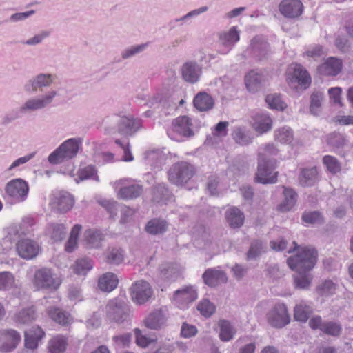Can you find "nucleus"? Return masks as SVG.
I'll return each mask as SVG.
<instances>
[{
	"label": "nucleus",
	"mask_w": 353,
	"mask_h": 353,
	"mask_svg": "<svg viewBox=\"0 0 353 353\" xmlns=\"http://www.w3.org/2000/svg\"><path fill=\"white\" fill-rule=\"evenodd\" d=\"M204 283L210 287H214L219 283H225L228 281L225 273L216 268H209L203 274Z\"/></svg>",
	"instance_id": "obj_24"
},
{
	"label": "nucleus",
	"mask_w": 353,
	"mask_h": 353,
	"mask_svg": "<svg viewBox=\"0 0 353 353\" xmlns=\"http://www.w3.org/2000/svg\"><path fill=\"white\" fill-rule=\"evenodd\" d=\"M78 179H75L77 183H79L80 181H83L91 178H97V176H96V170L91 165H88L80 169L78 172Z\"/></svg>",
	"instance_id": "obj_61"
},
{
	"label": "nucleus",
	"mask_w": 353,
	"mask_h": 353,
	"mask_svg": "<svg viewBox=\"0 0 353 353\" xmlns=\"http://www.w3.org/2000/svg\"><path fill=\"white\" fill-rule=\"evenodd\" d=\"M317 252L314 248H303L297 254L287 260L288 265L296 273L294 281L296 288L305 290L310 287L312 276L309 273L316 261Z\"/></svg>",
	"instance_id": "obj_1"
},
{
	"label": "nucleus",
	"mask_w": 353,
	"mask_h": 353,
	"mask_svg": "<svg viewBox=\"0 0 353 353\" xmlns=\"http://www.w3.org/2000/svg\"><path fill=\"white\" fill-rule=\"evenodd\" d=\"M172 131L180 138H190L194 135L192 119L187 116H181L173 120Z\"/></svg>",
	"instance_id": "obj_14"
},
{
	"label": "nucleus",
	"mask_w": 353,
	"mask_h": 353,
	"mask_svg": "<svg viewBox=\"0 0 353 353\" xmlns=\"http://www.w3.org/2000/svg\"><path fill=\"white\" fill-rule=\"evenodd\" d=\"M54 79V76L52 74L40 73L26 82L23 86L24 91L29 94L43 91V89L50 87Z\"/></svg>",
	"instance_id": "obj_11"
},
{
	"label": "nucleus",
	"mask_w": 353,
	"mask_h": 353,
	"mask_svg": "<svg viewBox=\"0 0 353 353\" xmlns=\"http://www.w3.org/2000/svg\"><path fill=\"white\" fill-rule=\"evenodd\" d=\"M7 196L15 203L23 202L26 200L29 192L28 183L20 178L12 179L5 186Z\"/></svg>",
	"instance_id": "obj_9"
},
{
	"label": "nucleus",
	"mask_w": 353,
	"mask_h": 353,
	"mask_svg": "<svg viewBox=\"0 0 353 353\" xmlns=\"http://www.w3.org/2000/svg\"><path fill=\"white\" fill-rule=\"evenodd\" d=\"M214 101L208 94L200 92L194 99L195 108L201 112L208 111L214 106Z\"/></svg>",
	"instance_id": "obj_35"
},
{
	"label": "nucleus",
	"mask_w": 353,
	"mask_h": 353,
	"mask_svg": "<svg viewBox=\"0 0 353 353\" xmlns=\"http://www.w3.org/2000/svg\"><path fill=\"white\" fill-rule=\"evenodd\" d=\"M247 50L254 56L262 59L265 57L269 50V44L262 37H256L251 40Z\"/></svg>",
	"instance_id": "obj_27"
},
{
	"label": "nucleus",
	"mask_w": 353,
	"mask_h": 353,
	"mask_svg": "<svg viewBox=\"0 0 353 353\" xmlns=\"http://www.w3.org/2000/svg\"><path fill=\"white\" fill-rule=\"evenodd\" d=\"M323 162L326 166L327 170L332 174L338 173L341 171V163L337 159L330 155H326L323 159Z\"/></svg>",
	"instance_id": "obj_55"
},
{
	"label": "nucleus",
	"mask_w": 353,
	"mask_h": 353,
	"mask_svg": "<svg viewBox=\"0 0 353 353\" xmlns=\"http://www.w3.org/2000/svg\"><path fill=\"white\" fill-rule=\"evenodd\" d=\"M328 143L332 146L339 148L344 145L345 138L340 133H332L328 137Z\"/></svg>",
	"instance_id": "obj_64"
},
{
	"label": "nucleus",
	"mask_w": 353,
	"mask_h": 353,
	"mask_svg": "<svg viewBox=\"0 0 353 353\" xmlns=\"http://www.w3.org/2000/svg\"><path fill=\"white\" fill-rule=\"evenodd\" d=\"M166 321V310L158 309L154 310L145 319V325L151 330L161 329Z\"/></svg>",
	"instance_id": "obj_23"
},
{
	"label": "nucleus",
	"mask_w": 353,
	"mask_h": 353,
	"mask_svg": "<svg viewBox=\"0 0 353 353\" xmlns=\"http://www.w3.org/2000/svg\"><path fill=\"white\" fill-rule=\"evenodd\" d=\"M252 126L260 134L265 133L271 130L272 120L266 113H256L254 115Z\"/></svg>",
	"instance_id": "obj_29"
},
{
	"label": "nucleus",
	"mask_w": 353,
	"mask_h": 353,
	"mask_svg": "<svg viewBox=\"0 0 353 353\" xmlns=\"http://www.w3.org/2000/svg\"><path fill=\"white\" fill-rule=\"evenodd\" d=\"M84 241L90 248H99L104 239L103 234L98 230H86L83 234Z\"/></svg>",
	"instance_id": "obj_34"
},
{
	"label": "nucleus",
	"mask_w": 353,
	"mask_h": 353,
	"mask_svg": "<svg viewBox=\"0 0 353 353\" xmlns=\"http://www.w3.org/2000/svg\"><path fill=\"white\" fill-rule=\"evenodd\" d=\"M168 223L163 219H153L148 222L145 230L149 234L156 235L164 233L167 230Z\"/></svg>",
	"instance_id": "obj_39"
},
{
	"label": "nucleus",
	"mask_w": 353,
	"mask_h": 353,
	"mask_svg": "<svg viewBox=\"0 0 353 353\" xmlns=\"http://www.w3.org/2000/svg\"><path fill=\"white\" fill-rule=\"evenodd\" d=\"M107 316L112 321L122 323L128 318L130 309L127 303L121 299L110 300L105 307Z\"/></svg>",
	"instance_id": "obj_10"
},
{
	"label": "nucleus",
	"mask_w": 353,
	"mask_h": 353,
	"mask_svg": "<svg viewBox=\"0 0 353 353\" xmlns=\"http://www.w3.org/2000/svg\"><path fill=\"white\" fill-rule=\"evenodd\" d=\"M21 341V336L14 330H8L0 332V350L10 352Z\"/></svg>",
	"instance_id": "obj_20"
},
{
	"label": "nucleus",
	"mask_w": 353,
	"mask_h": 353,
	"mask_svg": "<svg viewBox=\"0 0 353 353\" xmlns=\"http://www.w3.org/2000/svg\"><path fill=\"white\" fill-rule=\"evenodd\" d=\"M57 96V92L51 90L44 94L30 97L25 101L19 108V112L28 114L35 112L49 106Z\"/></svg>",
	"instance_id": "obj_3"
},
{
	"label": "nucleus",
	"mask_w": 353,
	"mask_h": 353,
	"mask_svg": "<svg viewBox=\"0 0 353 353\" xmlns=\"http://www.w3.org/2000/svg\"><path fill=\"white\" fill-rule=\"evenodd\" d=\"M219 43L225 49L221 52L228 54L234 44L239 41V32L236 26H232L228 31L222 32L219 35Z\"/></svg>",
	"instance_id": "obj_22"
},
{
	"label": "nucleus",
	"mask_w": 353,
	"mask_h": 353,
	"mask_svg": "<svg viewBox=\"0 0 353 353\" xmlns=\"http://www.w3.org/2000/svg\"><path fill=\"white\" fill-rule=\"evenodd\" d=\"M48 314L53 321L62 325L70 323L72 320L69 314L63 312L57 307H49L48 309Z\"/></svg>",
	"instance_id": "obj_40"
},
{
	"label": "nucleus",
	"mask_w": 353,
	"mask_h": 353,
	"mask_svg": "<svg viewBox=\"0 0 353 353\" xmlns=\"http://www.w3.org/2000/svg\"><path fill=\"white\" fill-rule=\"evenodd\" d=\"M194 167L185 161L174 164L168 171V179L174 185L186 183L195 174Z\"/></svg>",
	"instance_id": "obj_6"
},
{
	"label": "nucleus",
	"mask_w": 353,
	"mask_h": 353,
	"mask_svg": "<svg viewBox=\"0 0 353 353\" xmlns=\"http://www.w3.org/2000/svg\"><path fill=\"white\" fill-rule=\"evenodd\" d=\"M232 137L236 143L241 145H246L252 141L249 132L242 128H236L232 133Z\"/></svg>",
	"instance_id": "obj_49"
},
{
	"label": "nucleus",
	"mask_w": 353,
	"mask_h": 353,
	"mask_svg": "<svg viewBox=\"0 0 353 353\" xmlns=\"http://www.w3.org/2000/svg\"><path fill=\"white\" fill-rule=\"evenodd\" d=\"M142 126L140 119L133 117H123L118 122V132L125 137L132 136Z\"/></svg>",
	"instance_id": "obj_18"
},
{
	"label": "nucleus",
	"mask_w": 353,
	"mask_h": 353,
	"mask_svg": "<svg viewBox=\"0 0 353 353\" xmlns=\"http://www.w3.org/2000/svg\"><path fill=\"white\" fill-rule=\"evenodd\" d=\"M67 345V340L64 336L57 335L48 342V349L51 353H62Z\"/></svg>",
	"instance_id": "obj_46"
},
{
	"label": "nucleus",
	"mask_w": 353,
	"mask_h": 353,
	"mask_svg": "<svg viewBox=\"0 0 353 353\" xmlns=\"http://www.w3.org/2000/svg\"><path fill=\"white\" fill-rule=\"evenodd\" d=\"M268 323L276 327H282L290 323V316L285 305L276 303L267 314Z\"/></svg>",
	"instance_id": "obj_13"
},
{
	"label": "nucleus",
	"mask_w": 353,
	"mask_h": 353,
	"mask_svg": "<svg viewBox=\"0 0 353 353\" xmlns=\"http://www.w3.org/2000/svg\"><path fill=\"white\" fill-rule=\"evenodd\" d=\"M302 220L310 224H322L324 222L322 214L318 211L304 212L302 215Z\"/></svg>",
	"instance_id": "obj_57"
},
{
	"label": "nucleus",
	"mask_w": 353,
	"mask_h": 353,
	"mask_svg": "<svg viewBox=\"0 0 353 353\" xmlns=\"http://www.w3.org/2000/svg\"><path fill=\"white\" fill-rule=\"evenodd\" d=\"M265 101L272 109L283 111L284 110L287 105L281 99L280 94H270L265 97Z\"/></svg>",
	"instance_id": "obj_48"
},
{
	"label": "nucleus",
	"mask_w": 353,
	"mask_h": 353,
	"mask_svg": "<svg viewBox=\"0 0 353 353\" xmlns=\"http://www.w3.org/2000/svg\"><path fill=\"white\" fill-rule=\"evenodd\" d=\"M288 85L296 89L298 86L305 89L311 83V77L307 71L300 64L292 65L289 69L287 77Z\"/></svg>",
	"instance_id": "obj_8"
},
{
	"label": "nucleus",
	"mask_w": 353,
	"mask_h": 353,
	"mask_svg": "<svg viewBox=\"0 0 353 353\" xmlns=\"http://www.w3.org/2000/svg\"><path fill=\"white\" fill-rule=\"evenodd\" d=\"M208 10V7L207 6L199 7L196 9H194L188 12L183 16L175 19V22L177 23L179 26L190 24L191 20L193 18L207 12Z\"/></svg>",
	"instance_id": "obj_45"
},
{
	"label": "nucleus",
	"mask_w": 353,
	"mask_h": 353,
	"mask_svg": "<svg viewBox=\"0 0 353 353\" xmlns=\"http://www.w3.org/2000/svg\"><path fill=\"white\" fill-rule=\"evenodd\" d=\"M310 98V112L314 115H318L323 99V93L319 91L314 92Z\"/></svg>",
	"instance_id": "obj_53"
},
{
	"label": "nucleus",
	"mask_w": 353,
	"mask_h": 353,
	"mask_svg": "<svg viewBox=\"0 0 353 353\" xmlns=\"http://www.w3.org/2000/svg\"><path fill=\"white\" fill-rule=\"evenodd\" d=\"M170 197V192L163 184H159L153 189V199L158 202H165Z\"/></svg>",
	"instance_id": "obj_52"
},
{
	"label": "nucleus",
	"mask_w": 353,
	"mask_h": 353,
	"mask_svg": "<svg viewBox=\"0 0 353 353\" xmlns=\"http://www.w3.org/2000/svg\"><path fill=\"white\" fill-rule=\"evenodd\" d=\"M81 144V140L79 138H71L65 141L48 156V161L56 165L74 158L78 154Z\"/></svg>",
	"instance_id": "obj_2"
},
{
	"label": "nucleus",
	"mask_w": 353,
	"mask_h": 353,
	"mask_svg": "<svg viewBox=\"0 0 353 353\" xmlns=\"http://www.w3.org/2000/svg\"><path fill=\"white\" fill-rule=\"evenodd\" d=\"M18 254L24 259H32L39 253V246L37 242L31 239H22L16 245Z\"/></svg>",
	"instance_id": "obj_19"
},
{
	"label": "nucleus",
	"mask_w": 353,
	"mask_h": 353,
	"mask_svg": "<svg viewBox=\"0 0 353 353\" xmlns=\"http://www.w3.org/2000/svg\"><path fill=\"white\" fill-rule=\"evenodd\" d=\"M46 234L55 241H61L65 236L66 228L63 224H50L46 230Z\"/></svg>",
	"instance_id": "obj_38"
},
{
	"label": "nucleus",
	"mask_w": 353,
	"mask_h": 353,
	"mask_svg": "<svg viewBox=\"0 0 353 353\" xmlns=\"http://www.w3.org/2000/svg\"><path fill=\"white\" fill-rule=\"evenodd\" d=\"M263 81L264 77L262 74L254 70H251L245 77L246 88L250 92H255L260 90Z\"/></svg>",
	"instance_id": "obj_30"
},
{
	"label": "nucleus",
	"mask_w": 353,
	"mask_h": 353,
	"mask_svg": "<svg viewBox=\"0 0 353 353\" xmlns=\"http://www.w3.org/2000/svg\"><path fill=\"white\" fill-rule=\"evenodd\" d=\"M342 61L335 57H330L323 64L318 67V72L321 74L336 76L342 69Z\"/></svg>",
	"instance_id": "obj_25"
},
{
	"label": "nucleus",
	"mask_w": 353,
	"mask_h": 353,
	"mask_svg": "<svg viewBox=\"0 0 353 353\" xmlns=\"http://www.w3.org/2000/svg\"><path fill=\"white\" fill-rule=\"evenodd\" d=\"M44 335L45 332L41 327L32 326L25 332V347L30 350L36 349Z\"/></svg>",
	"instance_id": "obj_26"
},
{
	"label": "nucleus",
	"mask_w": 353,
	"mask_h": 353,
	"mask_svg": "<svg viewBox=\"0 0 353 353\" xmlns=\"http://www.w3.org/2000/svg\"><path fill=\"white\" fill-rule=\"evenodd\" d=\"M16 286L14 275L7 271L0 272V291H9Z\"/></svg>",
	"instance_id": "obj_47"
},
{
	"label": "nucleus",
	"mask_w": 353,
	"mask_h": 353,
	"mask_svg": "<svg viewBox=\"0 0 353 353\" xmlns=\"http://www.w3.org/2000/svg\"><path fill=\"white\" fill-rule=\"evenodd\" d=\"M36 310L34 306L22 308L14 316V321L20 324L31 323L36 319Z\"/></svg>",
	"instance_id": "obj_33"
},
{
	"label": "nucleus",
	"mask_w": 353,
	"mask_h": 353,
	"mask_svg": "<svg viewBox=\"0 0 353 353\" xmlns=\"http://www.w3.org/2000/svg\"><path fill=\"white\" fill-rule=\"evenodd\" d=\"M318 172L315 167L304 168L301 171L299 181L301 185L309 187L314 185L317 181Z\"/></svg>",
	"instance_id": "obj_36"
},
{
	"label": "nucleus",
	"mask_w": 353,
	"mask_h": 353,
	"mask_svg": "<svg viewBox=\"0 0 353 353\" xmlns=\"http://www.w3.org/2000/svg\"><path fill=\"white\" fill-rule=\"evenodd\" d=\"M130 290L132 301L139 305L148 301L153 294L150 285L143 280L133 283Z\"/></svg>",
	"instance_id": "obj_12"
},
{
	"label": "nucleus",
	"mask_w": 353,
	"mask_h": 353,
	"mask_svg": "<svg viewBox=\"0 0 353 353\" xmlns=\"http://www.w3.org/2000/svg\"><path fill=\"white\" fill-rule=\"evenodd\" d=\"M118 283L119 279L115 274L106 272L99 278L98 287L103 292H110L117 288Z\"/></svg>",
	"instance_id": "obj_32"
},
{
	"label": "nucleus",
	"mask_w": 353,
	"mask_h": 353,
	"mask_svg": "<svg viewBox=\"0 0 353 353\" xmlns=\"http://www.w3.org/2000/svg\"><path fill=\"white\" fill-rule=\"evenodd\" d=\"M280 13L288 19H296L301 15L303 5L300 0H283L279 5Z\"/></svg>",
	"instance_id": "obj_16"
},
{
	"label": "nucleus",
	"mask_w": 353,
	"mask_h": 353,
	"mask_svg": "<svg viewBox=\"0 0 353 353\" xmlns=\"http://www.w3.org/2000/svg\"><path fill=\"white\" fill-rule=\"evenodd\" d=\"M196 290L192 285H188L176 290L173 301L179 307L185 308L188 305L197 299Z\"/></svg>",
	"instance_id": "obj_15"
},
{
	"label": "nucleus",
	"mask_w": 353,
	"mask_h": 353,
	"mask_svg": "<svg viewBox=\"0 0 353 353\" xmlns=\"http://www.w3.org/2000/svg\"><path fill=\"white\" fill-rule=\"evenodd\" d=\"M181 72L183 80L190 83H194L200 79L202 68L196 61H189L183 64Z\"/></svg>",
	"instance_id": "obj_21"
},
{
	"label": "nucleus",
	"mask_w": 353,
	"mask_h": 353,
	"mask_svg": "<svg viewBox=\"0 0 353 353\" xmlns=\"http://www.w3.org/2000/svg\"><path fill=\"white\" fill-rule=\"evenodd\" d=\"M123 261V254L121 249L112 248L107 252V261L111 264L118 265Z\"/></svg>",
	"instance_id": "obj_58"
},
{
	"label": "nucleus",
	"mask_w": 353,
	"mask_h": 353,
	"mask_svg": "<svg viewBox=\"0 0 353 353\" xmlns=\"http://www.w3.org/2000/svg\"><path fill=\"white\" fill-rule=\"evenodd\" d=\"M92 268L93 263L88 258L79 259L72 266L73 272L78 275H85Z\"/></svg>",
	"instance_id": "obj_43"
},
{
	"label": "nucleus",
	"mask_w": 353,
	"mask_h": 353,
	"mask_svg": "<svg viewBox=\"0 0 353 353\" xmlns=\"http://www.w3.org/2000/svg\"><path fill=\"white\" fill-rule=\"evenodd\" d=\"M220 327L219 337L222 341H230L234 338L236 330L231 323L226 320H221L219 322Z\"/></svg>",
	"instance_id": "obj_42"
},
{
	"label": "nucleus",
	"mask_w": 353,
	"mask_h": 353,
	"mask_svg": "<svg viewBox=\"0 0 353 353\" xmlns=\"http://www.w3.org/2000/svg\"><path fill=\"white\" fill-rule=\"evenodd\" d=\"M197 310L203 316L210 317L214 313L216 307L208 299H203L198 303Z\"/></svg>",
	"instance_id": "obj_54"
},
{
	"label": "nucleus",
	"mask_w": 353,
	"mask_h": 353,
	"mask_svg": "<svg viewBox=\"0 0 353 353\" xmlns=\"http://www.w3.org/2000/svg\"><path fill=\"white\" fill-rule=\"evenodd\" d=\"M179 268L176 265L165 263L160 267L161 278L167 281H174L179 276Z\"/></svg>",
	"instance_id": "obj_37"
},
{
	"label": "nucleus",
	"mask_w": 353,
	"mask_h": 353,
	"mask_svg": "<svg viewBox=\"0 0 353 353\" xmlns=\"http://www.w3.org/2000/svg\"><path fill=\"white\" fill-rule=\"evenodd\" d=\"M49 36L50 32L46 30L41 31L39 34L23 41V43L27 46H37L42 43V41Z\"/></svg>",
	"instance_id": "obj_63"
},
{
	"label": "nucleus",
	"mask_w": 353,
	"mask_h": 353,
	"mask_svg": "<svg viewBox=\"0 0 353 353\" xmlns=\"http://www.w3.org/2000/svg\"><path fill=\"white\" fill-rule=\"evenodd\" d=\"M335 290V285L330 280L325 281L323 283L320 284L316 288L318 294L321 296H327L332 294L334 292Z\"/></svg>",
	"instance_id": "obj_60"
},
{
	"label": "nucleus",
	"mask_w": 353,
	"mask_h": 353,
	"mask_svg": "<svg viewBox=\"0 0 353 353\" xmlns=\"http://www.w3.org/2000/svg\"><path fill=\"white\" fill-rule=\"evenodd\" d=\"M312 309L305 302L301 301L296 304L294 310V319L300 322H306L312 314Z\"/></svg>",
	"instance_id": "obj_41"
},
{
	"label": "nucleus",
	"mask_w": 353,
	"mask_h": 353,
	"mask_svg": "<svg viewBox=\"0 0 353 353\" xmlns=\"http://www.w3.org/2000/svg\"><path fill=\"white\" fill-rule=\"evenodd\" d=\"M283 200L279 205L278 208L281 212H287L292 210L297 201V194L291 188L283 187Z\"/></svg>",
	"instance_id": "obj_31"
},
{
	"label": "nucleus",
	"mask_w": 353,
	"mask_h": 353,
	"mask_svg": "<svg viewBox=\"0 0 353 353\" xmlns=\"http://www.w3.org/2000/svg\"><path fill=\"white\" fill-rule=\"evenodd\" d=\"M226 222L230 228L236 229L241 228L244 223L245 216L236 207L228 209L225 213Z\"/></svg>",
	"instance_id": "obj_28"
},
{
	"label": "nucleus",
	"mask_w": 353,
	"mask_h": 353,
	"mask_svg": "<svg viewBox=\"0 0 353 353\" xmlns=\"http://www.w3.org/2000/svg\"><path fill=\"white\" fill-rule=\"evenodd\" d=\"M321 330L328 335L338 336L341 332L342 327L340 324L330 321L324 323L323 326L321 327Z\"/></svg>",
	"instance_id": "obj_56"
},
{
	"label": "nucleus",
	"mask_w": 353,
	"mask_h": 353,
	"mask_svg": "<svg viewBox=\"0 0 353 353\" xmlns=\"http://www.w3.org/2000/svg\"><path fill=\"white\" fill-rule=\"evenodd\" d=\"M275 163L274 159L264 158V154L259 153L256 181L263 184L276 183L278 173L274 172Z\"/></svg>",
	"instance_id": "obj_4"
},
{
	"label": "nucleus",
	"mask_w": 353,
	"mask_h": 353,
	"mask_svg": "<svg viewBox=\"0 0 353 353\" xmlns=\"http://www.w3.org/2000/svg\"><path fill=\"white\" fill-rule=\"evenodd\" d=\"M148 46V43L129 46L121 52V58L123 60L129 59L137 54L143 52L145 50Z\"/></svg>",
	"instance_id": "obj_50"
},
{
	"label": "nucleus",
	"mask_w": 353,
	"mask_h": 353,
	"mask_svg": "<svg viewBox=\"0 0 353 353\" xmlns=\"http://www.w3.org/2000/svg\"><path fill=\"white\" fill-rule=\"evenodd\" d=\"M130 178H124L115 181L112 185L117 192L118 199L123 200L134 199L140 196L143 192V186L139 184H130Z\"/></svg>",
	"instance_id": "obj_5"
},
{
	"label": "nucleus",
	"mask_w": 353,
	"mask_h": 353,
	"mask_svg": "<svg viewBox=\"0 0 353 353\" xmlns=\"http://www.w3.org/2000/svg\"><path fill=\"white\" fill-rule=\"evenodd\" d=\"M74 204V199L67 192H61L53 196L51 201L52 208L60 213L70 211Z\"/></svg>",
	"instance_id": "obj_17"
},
{
	"label": "nucleus",
	"mask_w": 353,
	"mask_h": 353,
	"mask_svg": "<svg viewBox=\"0 0 353 353\" xmlns=\"http://www.w3.org/2000/svg\"><path fill=\"white\" fill-rule=\"evenodd\" d=\"M82 229V226L76 224L72 228L68 241L65 244V250L68 252H72L77 245L79 234Z\"/></svg>",
	"instance_id": "obj_51"
},
{
	"label": "nucleus",
	"mask_w": 353,
	"mask_h": 353,
	"mask_svg": "<svg viewBox=\"0 0 353 353\" xmlns=\"http://www.w3.org/2000/svg\"><path fill=\"white\" fill-rule=\"evenodd\" d=\"M274 139L281 143L290 144L294 139L292 130L289 127L276 129L274 133Z\"/></svg>",
	"instance_id": "obj_44"
},
{
	"label": "nucleus",
	"mask_w": 353,
	"mask_h": 353,
	"mask_svg": "<svg viewBox=\"0 0 353 353\" xmlns=\"http://www.w3.org/2000/svg\"><path fill=\"white\" fill-rule=\"evenodd\" d=\"M115 143L121 147L123 151V155L121 158V161L125 162H130L134 160V157L131 152L130 145L128 141L122 142L119 139L115 140Z\"/></svg>",
	"instance_id": "obj_62"
},
{
	"label": "nucleus",
	"mask_w": 353,
	"mask_h": 353,
	"mask_svg": "<svg viewBox=\"0 0 353 353\" xmlns=\"http://www.w3.org/2000/svg\"><path fill=\"white\" fill-rule=\"evenodd\" d=\"M60 283L59 278L46 268L36 270L32 279V285L37 290H55Z\"/></svg>",
	"instance_id": "obj_7"
},
{
	"label": "nucleus",
	"mask_w": 353,
	"mask_h": 353,
	"mask_svg": "<svg viewBox=\"0 0 353 353\" xmlns=\"http://www.w3.org/2000/svg\"><path fill=\"white\" fill-rule=\"evenodd\" d=\"M264 252V246L260 241H254L251 243L249 251L247 253V259L252 260L259 257Z\"/></svg>",
	"instance_id": "obj_59"
}]
</instances>
